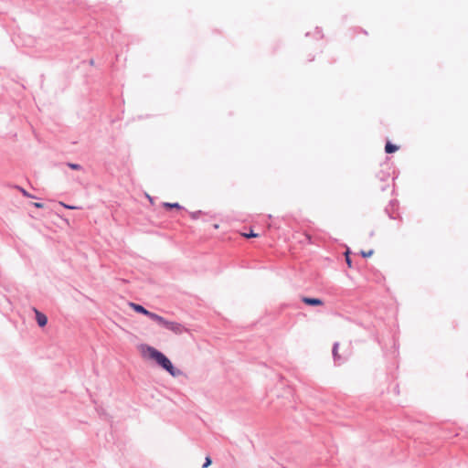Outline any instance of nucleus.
<instances>
[{"mask_svg": "<svg viewBox=\"0 0 468 468\" xmlns=\"http://www.w3.org/2000/svg\"><path fill=\"white\" fill-rule=\"evenodd\" d=\"M33 311L36 314V321L39 327H44L48 324V317L45 314L38 311L37 308H33Z\"/></svg>", "mask_w": 468, "mask_h": 468, "instance_id": "20e7f679", "label": "nucleus"}, {"mask_svg": "<svg viewBox=\"0 0 468 468\" xmlns=\"http://www.w3.org/2000/svg\"><path fill=\"white\" fill-rule=\"evenodd\" d=\"M317 33L320 34L319 27H316Z\"/></svg>", "mask_w": 468, "mask_h": 468, "instance_id": "412c9836", "label": "nucleus"}, {"mask_svg": "<svg viewBox=\"0 0 468 468\" xmlns=\"http://www.w3.org/2000/svg\"><path fill=\"white\" fill-rule=\"evenodd\" d=\"M212 463V459L210 458V456H206L205 458V462L202 465V468H207L209 465H211Z\"/></svg>", "mask_w": 468, "mask_h": 468, "instance_id": "2eb2a0df", "label": "nucleus"}, {"mask_svg": "<svg viewBox=\"0 0 468 468\" xmlns=\"http://www.w3.org/2000/svg\"><path fill=\"white\" fill-rule=\"evenodd\" d=\"M66 165L72 170H77V171L83 170L82 165H80V164H77V163L68 162V163H66Z\"/></svg>", "mask_w": 468, "mask_h": 468, "instance_id": "9b49d317", "label": "nucleus"}, {"mask_svg": "<svg viewBox=\"0 0 468 468\" xmlns=\"http://www.w3.org/2000/svg\"><path fill=\"white\" fill-rule=\"evenodd\" d=\"M163 207L165 209H172V208H177V209H183L184 207L177 202L170 203V202H165L163 204Z\"/></svg>", "mask_w": 468, "mask_h": 468, "instance_id": "9d476101", "label": "nucleus"}, {"mask_svg": "<svg viewBox=\"0 0 468 468\" xmlns=\"http://www.w3.org/2000/svg\"><path fill=\"white\" fill-rule=\"evenodd\" d=\"M20 189L24 196L30 197L29 194L25 189H23V188H20Z\"/></svg>", "mask_w": 468, "mask_h": 468, "instance_id": "a211bd4d", "label": "nucleus"}, {"mask_svg": "<svg viewBox=\"0 0 468 468\" xmlns=\"http://www.w3.org/2000/svg\"><path fill=\"white\" fill-rule=\"evenodd\" d=\"M65 207L67 208H69V209H74L76 208V207H73V206H69V205H64Z\"/></svg>", "mask_w": 468, "mask_h": 468, "instance_id": "6ab92c4d", "label": "nucleus"}, {"mask_svg": "<svg viewBox=\"0 0 468 468\" xmlns=\"http://www.w3.org/2000/svg\"><path fill=\"white\" fill-rule=\"evenodd\" d=\"M162 327H164L169 331H172L176 334H181L184 329V326L181 324L176 323V322L168 321L166 319Z\"/></svg>", "mask_w": 468, "mask_h": 468, "instance_id": "f03ea898", "label": "nucleus"}, {"mask_svg": "<svg viewBox=\"0 0 468 468\" xmlns=\"http://www.w3.org/2000/svg\"><path fill=\"white\" fill-rule=\"evenodd\" d=\"M203 212L201 210L194 211L190 213V217L192 219L197 220L199 218L200 215H202Z\"/></svg>", "mask_w": 468, "mask_h": 468, "instance_id": "ddd939ff", "label": "nucleus"}, {"mask_svg": "<svg viewBox=\"0 0 468 468\" xmlns=\"http://www.w3.org/2000/svg\"><path fill=\"white\" fill-rule=\"evenodd\" d=\"M146 316L149 317L151 320L156 322L161 326H163L165 321V319L163 316L150 311H148Z\"/></svg>", "mask_w": 468, "mask_h": 468, "instance_id": "0eeeda50", "label": "nucleus"}, {"mask_svg": "<svg viewBox=\"0 0 468 468\" xmlns=\"http://www.w3.org/2000/svg\"><path fill=\"white\" fill-rule=\"evenodd\" d=\"M244 236L246 238H255V237H258L259 235L257 233H254L253 230H250V232L249 234H245Z\"/></svg>", "mask_w": 468, "mask_h": 468, "instance_id": "dca6fc26", "label": "nucleus"}, {"mask_svg": "<svg viewBox=\"0 0 468 468\" xmlns=\"http://www.w3.org/2000/svg\"><path fill=\"white\" fill-rule=\"evenodd\" d=\"M142 348L145 356L154 360L158 367L169 373L172 377L176 378L183 375L182 370L176 367L163 352L148 345H143Z\"/></svg>", "mask_w": 468, "mask_h": 468, "instance_id": "f257e3e1", "label": "nucleus"}, {"mask_svg": "<svg viewBox=\"0 0 468 468\" xmlns=\"http://www.w3.org/2000/svg\"><path fill=\"white\" fill-rule=\"evenodd\" d=\"M302 302L309 306H320L324 304V302L320 298L303 296Z\"/></svg>", "mask_w": 468, "mask_h": 468, "instance_id": "423d86ee", "label": "nucleus"}, {"mask_svg": "<svg viewBox=\"0 0 468 468\" xmlns=\"http://www.w3.org/2000/svg\"><path fill=\"white\" fill-rule=\"evenodd\" d=\"M399 150V146L397 144H392L391 142L388 141L385 144V152L387 154H393Z\"/></svg>", "mask_w": 468, "mask_h": 468, "instance_id": "1a4fd4ad", "label": "nucleus"}, {"mask_svg": "<svg viewBox=\"0 0 468 468\" xmlns=\"http://www.w3.org/2000/svg\"><path fill=\"white\" fill-rule=\"evenodd\" d=\"M33 205H34V207H37V208H41V207H43V206H44V205H43V203H40V202H36V203H34Z\"/></svg>", "mask_w": 468, "mask_h": 468, "instance_id": "f3484780", "label": "nucleus"}, {"mask_svg": "<svg viewBox=\"0 0 468 468\" xmlns=\"http://www.w3.org/2000/svg\"><path fill=\"white\" fill-rule=\"evenodd\" d=\"M399 207V201L397 199H392L389 201L388 205L385 208V212L388 216L389 218L395 219L394 211Z\"/></svg>", "mask_w": 468, "mask_h": 468, "instance_id": "7ed1b4c3", "label": "nucleus"}, {"mask_svg": "<svg viewBox=\"0 0 468 468\" xmlns=\"http://www.w3.org/2000/svg\"><path fill=\"white\" fill-rule=\"evenodd\" d=\"M130 307L137 314H141L146 316L149 310L139 303H129Z\"/></svg>", "mask_w": 468, "mask_h": 468, "instance_id": "6e6552de", "label": "nucleus"}, {"mask_svg": "<svg viewBox=\"0 0 468 468\" xmlns=\"http://www.w3.org/2000/svg\"><path fill=\"white\" fill-rule=\"evenodd\" d=\"M345 260H346V263L347 264V266L349 268H352V260L350 257V250L349 249H347L346 251L345 252Z\"/></svg>", "mask_w": 468, "mask_h": 468, "instance_id": "f8f14e48", "label": "nucleus"}, {"mask_svg": "<svg viewBox=\"0 0 468 468\" xmlns=\"http://www.w3.org/2000/svg\"><path fill=\"white\" fill-rule=\"evenodd\" d=\"M338 346H339V343L335 342V343H334L333 348H332V355H333L334 362L335 365H341L346 361V359L343 358L338 354Z\"/></svg>", "mask_w": 468, "mask_h": 468, "instance_id": "39448f33", "label": "nucleus"}, {"mask_svg": "<svg viewBox=\"0 0 468 468\" xmlns=\"http://www.w3.org/2000/svg\"><path fill=\"white\" fill-rule=\"evenodd\" d=\"M374 253V250H369L367 251H365V250H361L360 251V255L363 257V258H368L370 256H372Z\"/></svg>", "mask_w": 468, "mask_h": 468, "instance_id": "4468645a", "label": "nucleus"}, {"mask_svg": "<svg viewBox=\"0 0 468 468\" xmlns=\"http://www.w3.org/2000/svg\"><path fill=\"white\" fill-rule=\"evenodd\" d=\"M90 65H93V64H94V60H93V59H90Z\"/></svg>", "mask_w": 468, "mask_h": 468, "instance_id": "aec40b11", "label": "nucleus"}]
</instances>
